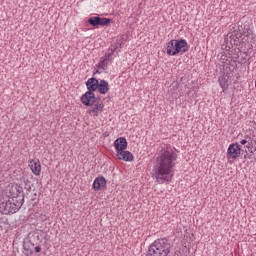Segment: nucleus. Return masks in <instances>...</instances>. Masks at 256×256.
Returning <instances> with one entry per match:
<instances>
[{"label":"nucleus","instance_id":"nucleus-1","mask_svg":"<svg viewBox=\"0 0 256 256\" xmlns=\"http://www.w3.org/2000/svg\"><path fill=\"white\" fill-rule=\"evenodd\" d=\"M175 161H177V154L173 150L160 152L153 166V173L157 183L160 185L171 183L173 180V168L176 165Z\"/></svg>","mask_w":256,"mask_h":256},{"label":"nucleus","instance_id":"nucleus-2","mask_svg":"<svg viewBox=\"0 0 256 256\" xmlns=\"http://www.w3.org/2000/svg\"><path fill=\"white\" fill-rule=\"evenodd\" d=\"M25 203V192L21 184H9L7 194L0 195V213L2 215H13L23 207Z\"/></svg>","mask_w":256,"mask_h":256},{"label":"nucleus","instance_id":"nucleus-3","mask_svg":"<svg viewBox=\"0 0 256 256\" xmlns=\"http://www.w3.org/2000/svg\"><path fill=\"white\" fill-rule=\"evenodd\" d=\"M173 251V244L167 237L156 239L148 247L146 256H171Z\"/></svg>","mask_w":256,"mask_h":256},{"label":"nucleus","instance_id":"nucleus-4","mask_svg":"<svg viewBox=\"0 0 256 256\" xmlns=\"http://www.w3.org/2000/svg\"><path fill=\"white\" fill-rule=\"evenodd\" d=\"M189 51V44L185 39L179 40H170L166 44V53L170 57H175L177 55H183V53H187Z\"/></svg>","mask_w":256,"mask_h":256},{"label":"nucleus","instance_id":"nucleus-5","mask_svg":"<svg viewBox=\"0 0 256 256\" xmlns=\"http://www.w3.org/2000/svg\"><path fill=\"white\" fill-rule=\"evenodd\" d=\"M118 47L111 46L109 48L108 53H106L103 57L100 58L99 63L96 65L97 69H102V71H105L108 67L109 61H113V55H115V52L117 51Z\"/></svg>","mask_w":256,"mask_h":256},{"label":"nucleus","instance_id":"nucleus-6","mask_svg":"<svg viewBox=\"0 0 256 256\" xmlns=\"http://www.w3.org/2000/svg\"><path fill=\"white\" fill-rule=\"evenodd\" d=\"M87 23L92 27H109L113 23V19L93 16L88 18Z\"/></svg>","mask_w":256,"mask_h":256},{"label":"nucleus","instance_id":"nucleus-7","mask_svg":"<svg viewBox=\"0 0 256 256\" xmlns=\"http://www.w3.org/2000/svg\"><path fill=\"white\" fill-rule=\"evenodd\" d=\"M80 101L85 107H92L97 103V96H95L94 92L86 91L80 98Z\"/></svg>","mask_w":256,"mask_h":256},{"label":"nucleus","instance_id":"nucleus-8","mask_svg":"<svg viewBox=\"0 0 256 256\" xmlns=\"http://www.w3.org/2000/svg\"><path fill=\"white\" fill-rule=\"evenodd\" d=\"M242 151L243 149H241L239 143L230 144L227 150V159H239Z\"/></svg>","mask_w":256,"mask_h":256},{"label":"nucleus","instance_id":"nucleus-9","mask_svg":"<svg viewBox=\"0 0 256 256\" xmlns=\"http://www.w3.org/2000/svg\"><path fill=\"white\" fill-rule=\"evenodd\" d=\"M236 57H229L228 62H226L227 66H226V75H231L233 73V71H235V69H237V63H238V59H239V52H237Z\"/></svg>","mask_w":256,"mask_h":256},{"label":"nucleus","instance_id":"nucleus-10","mask_svg":"<svg viewBox=\"0 0 256 256\" xmlns=\"http://www.w3.org/2000/svg\"><path fill=\"white\" fill-rule=\"evenodd\" d=\"M23 249L25 256H33V251L35 253H41V245L34 246L29 242H23Z\"/></svg>","mask_w":256,"mask_h":256},{"label":"nucleus","instance_id":"nucleus-11","mask_svg":"<svg viewBox=\"0 0 256 256\" xmlns=\"http://www.w3.org/2000/svg\"><path fill=\"white\" fill-rule=\"evenodd\" d=\"M92 189H94V191H103V189H107V179L103 176L96 177L93 181Z\"/></svg>","mask_w":256,"mask_h":256},{"label":"nucleus","instance_id":"nucleus-12","mask_svg":"<svg viewBox=\"0 0 256 256\" xmlns=\"http://www.w3.org/2000/svg\"><path fill=\"white\" fill-rule=\"evenodd\" d=\"M222 49L226 50L229 55H235L237 53V48L231 43V38L229 33L224 36V43L222 44Z\"/></svg>","mask_w":256,"mask_h":256},{"label":"nucleus","instance_id":"nucleus-13","mask_svg":"<svg viewBox=\"0 0 256 256\" xmlns=\"http://www.w3.org/2000/svg\"><path fill=\"white\" fill-rule=\"evenodd\" d=\"M86 88L88 89V92L95 93V91H98L99 89V80L95 77L89 78L86 81Z\"/></svg>","mask_w":256,"mask_h":256},{"label":"nucleus","instance_id":"nucleus-14","mask_svg":"<svg viewBox=\"0 0 256 256\" xmlns=\"http://www.w3.org/2000/svg\"><path fill=\"white\" fill-rule=\"evenodd\" d=\"M127 145V138L125 137H119L114 141L116 153H119L120 151H125V149H127Z\"/></svg>","mask_w":256,"mask_h":256},{"label":"nucleus","instance_id":"nucleus-15","mask_svg":"<svg viewBox=\"0 0 256 256\" xmlns=\"http://www.w3.org/2000/svg\"><path fill=\"white\" fill-rule=\"evenodd\" d=\"M26 243H30L34 245V247H37L39 243H41V237L37 232L29 233L27 238L24 240Z\"/></svg>","mask_w":256,"mask_h":256},{"label":"nucleus","instance_id":"nucleus-16","mask_svg":"<svg viewBox=\"0 0 256 256\" xmlns=\"http://www.w3.org/2000/svg\"><path fill=\"white\" fill-rule=\"evenodd\" d=\"M29 167L36 176L41 175V162L39 159L30 160Z\"/></svg>","mask_w":256,"mask_h":256},{"label":"nucleus","instance_id":"nucleus-17","mask_svg":"<svg viewBox=\"0 0 256 256\" xmlns=\"http://www.w3.org/2000/svg\"><path fill=\"white\" fill-rule=\"evenodd\" d=\"M116 155H117L118 159H120L122 161H126V162H131L134 159L133 153H131L128 150H121L120 152H117Z\"/></svg>","mask_w":256,"mask_h":256},{"label":"nucleus","instance_id":"nucleus-18","mask_svg":"<svg viewBox=\"0 0 256 256\" xmlns=\"http://www.w3.org/2000/svg\"><path fill=\"white\" fill-rule=\"evenodd\" d=\"M230 37V43L234 46V49H239L240 39L243 36H240V34H235L234 32H228Z\"/></svg>","mask_w":256,"mask_h":256},{"label":"nucleus","instance_id":"nucleus-19","mask_svg":"<svg viewBox=\"0 0 256 256\" xmlns=\"http://www.w3.org/2000/svg\"><path fill=\"white\" fill-rule=\"evenodd\" d=\"M98 93H100V95H107V93H109V82L106 80L98 81Z\"/></svg>","mask_w":256,"mask_h":256},{"label":"nucleus","instance_id":"nucleus-20","mask_svg":"<svg viewBox=\"0 0 256 256\" xmlns=\"http://www.w3.org/2000/svg\"><path fill=\"white\" fill-rule=\"evenodd\" d=\"M104 108H105L104 103H96L94 104V107H92L91 113H93L94 117H99V113H101Z\"/></svg>","mask_w":256,"mask_h":256},{"label":"nucleus","instance_id":"nucleus-21","mask_svg":"<svg viewBox=\"0 0 256 256\" xmlns=\"http://www.w3.org/2000/svg\"><path fill=\"white\" fill-rule=\"evenodd\" d=\"M218 81H219V85H220L223 93H225V91H227V89H229V80L225 76H220L218 78Z\"/></svg>","mask_w":256,"mask_h":256},{"label":"nucleus","instance_id":"nucleus-22","mask_svg":"<svg viewBox=\"0 0 256 256\" xmlns=\"http://www.w3.org/2000/svg\"><path fill=\"white\" fill-rule=\"evenodd\" d=\"M241 40H240V44H239V47L238 48H236V51H237V53H241V49H243V48H245V47H247V45H249V37H242V38H240Z\"/></svg>","mask_w":256,"mask_h":256},{"label":"nucleus","instance_id":"nucleus-23","mask_svg":"<svg viewBox=\"0 0 256 256\" xmlns=\"http://www.w3.org/2000/svg\"><path fill=\"white\" fill-rule=\"evenodd\" d=\"M244 28H245V24H238L236 28L234 27V30L232 31V33H235L236 35L243 37Z\"/></svg>","mask_w":256,"mask_h":256},{"label":"nucleus","instance_id":"nucleus-24","mask_svg":"<svg viewBox=\"0 0 256 256\" xmlns=\"http://www.w3.org/2000/svg\"><path fill=\"white\" fill-rule=\"evenodd\" d=\"M243 31L242 36L244 35V37H251L253 34V30L247 25L244 26Z\"/></svg>","mask_w":256,"mask_h":256},{"label":"nucleus","instance_id":"nucleus-25","mask_svg":"<svg viewBox=\"0 0 256 256\" xmlns=\"http://www.w3.org/2000/svg\"><path fill=\"white\" fill-rule=\"evenodd\" d=\"M246 149H248L249 153H251L252 155L255 153L256 148H253V139L252 141L248 142L247 145L244 146Z\"/></svg>","mask_w":256,"mask_h":256},{"label":"nucleus","instance_id":"nucleus-26","mask_svg":"<svg viewBox=\"0 0 256 256\" xmlns=\"http://www.w3.org/2000/svg\"><path fill=\"white\" fill-rule=\"evenodd\" d=\"M252 140H253V138L248 137V140H247V139H242V140L240 141V143H241V145H247V144H249Z\"/></svg>","mask_w":256,"mask_h":256},{"label":"nucleus","instance_id":"nucleus-27","mask_svg":"<svg viewBox=\"0 0 256 256\" xmlns=\"http://www.w3.org/2000/svg\"><path fill=\"white\" fill-rule=\"evenodd\" d=\"M238 63H239L240 65H245V63H247V57H246V56H242V57L240 58V61L238 60Z\"/></svg>","mask_w":256,"mask_h":256},{"label":"nucleus","instance_id":"nucleus-28","mask_svg":"<svg viewBox=\"0 0 256 256\" xmlns=\"http://www.w3.org/2000/svg\"><path fill=\"white\" fill-rule=\"evenodd\" d=\"M25 183V189L26 191H28L29 193H31V185H28L27 183H29V180H24Z\"/></svg>","mask_w":256,"mask_h":256},{"label":"nucleus","instance_id":"nucleus-29","mask_svg":"<svg viewBox=\"0 0 256 256\" xmlns=\"http://www.w3.org/2000/svg\"><path fill=\"white\" fill-rule=\"evenodd\" d=\"M229 59H227V56L225 54H222L220 57V61H226V63L228 62Z\"/></svg>","mask_w":256,"mask_h":256},{"label":"nucleus","instance_id":"nucleus-30","mask_svg":"<svg viewBox=\"0 0 256 256\" xmlns=\"http://www.w3.org/2000/svg\"><path fill=\"white\" fill-rule=\"evenodd\" d=\"M101 74V71H99V68H96L93 72V75Z\"/></svg>","mask_w":256,"mask_h":256},{"label":"nucleus","instance_id":"nucleus-31","mask_svg":"<svg viewBox=\"0 0 256 256\" xmlns=\"http://www.w3.org/2000/svg\"><path fill=\"white\" fill-rule=\"evenodd\" d=\"M172 85H174V87H178V85H179V82H177V81H174V82L172 83Z\"/></svg>","mask_w":256,"mask_h":256},{"label":"nucleus","instance_id":"nucleus-32","mask_svg":"<svg viewBox=\"0 0 256 256\" xmlns=\"http://www.w3.org/2000/svg\"><path fill=\"white\" fill-rule=\"evenodd\" d=\"M246 155L244 156V159H247L249 157V153H247V150H245Z\"/></svg>","mask_w":256,"mask_h":256},{"label":"nucleus","instance_id":"nucleus-33","mask_svg":"<svg viewBox=\"0 0 256 256\" xmlns=\"http://www.w3.org/2000/svg\"><path fill=\"white\" fill-rule=\"evenodd\" d=\"M248 159H253V154L251 155L248 154Z\"/></svg>","mask_w":256,"mask_h":256},{"label":"nucleus","instance_id":"nucleus-34","mask_svg":"<svg viewBox=\"0 0 256 256\" xmlns=\"http://www.w3.org/2000/svg\"><path fill=\"white\" fill-rule=\"evenodd\" d=\"M244 54L246 55V57H247V52H244Z\"/></svg>","mask_w":256,"mask_h":256}]
</instances>
